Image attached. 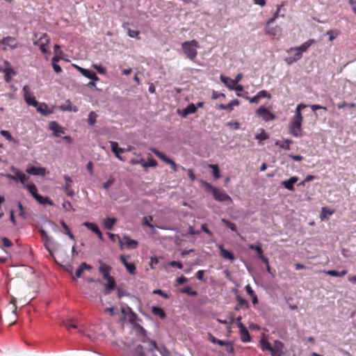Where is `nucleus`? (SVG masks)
<instances>
[{"instance_id": "obj_21", "label": "nucleus", "mask_w": 356, "mask_h": 356, "mask_svg": "<svg viewBox=\"0 0 356 356\" xmlns=\"http://www.w3.org/2000/svg\"><path fill=\"white\" fill-rule=\"evenodd\" d=\"M10 170L15 175H16V181H19L24 184V186L26 185L25 182L28 180L29 177L14 166H12Z\"/></svg>"}, {"instance_id": "obj_22", "label": "nucleus", "mask_w": 356, "mask_h": 356, "mask_svg": "<svg viewBox=\"0 0 356 356\" xmlns=\"http://www.w3.org/2000/svg\"><path fill=\"white\" fill-rule=\"evenodd\" d=\"M265 32L266 34L271 35L273 36H277L279 38L282 35V29L279 26H275L271 27V26H270V25L268 26L266 24V29H265Z\"/></svg>"}, {"instance_id": "obj_61", "label": "nucleus", "mask_w": 356, "mask_h": 356, "mask_svg": "<svg viewBox=\"0 0 356 356\" xmlns=\"http://www.w3.org/2000/svg\"><path fill=\"white\" fill-rule=\"evenodd\" d=\"M220 97H225V94L222 93V92H216V91L213 92L212 97H211V98L213 99H218Z\"/></svg>"}, {"instance_id": "obj_12", "label": "nucleus", "mask_w": 356, "mask_h": 356, "mask_svg": "<svg viewBox=\"0 0 356 356\" xmlns=\"http://www.w3.org/2000/svg\"><path fill=\"white\" fill-rule=\"evenodd\" d=\"M64 179L65 184L64 186V191L67 196L73 197L74 195V191L72 189V179L68 175H64Z\"/></svg>"}, {"instance_id": "obj_53", "label": "nucleus", "mask_w": 356, "mask_h": 356, "mask_svg": "<svg viewBox=\"0 0 356 356\" xmlns=\"http://www.w3.org/2000/svg\"><path fill=\"white\" fill-rule=\"evenodd\" d=\"M257 95L260 99L261 98H268V99H270L271 98V95L266 91V90H261L259 91L258 93H257Z\"/></svg>"}, {"instance_id": "obj_5", "label": "nucleus", "mask_w": 356, "mask_h": 356, "mask_svg": "<svg viewBox=\"0 0 356 356\" xmlns=\"http://www.w3.org/2000/svg\"><path fill=\"white\" fill-rule=\"evenodd\" d=\"M151 150L159 159H160L161 161H163L165 163L170 165L171 168L174 172L177 171V165L175 163V162L173 160L168 158L167 156L165 155V154L159 151L156 148H152Z\"/></svg>"}, {"instance_id": "obj_25", "label": "nucleus", "mask_w": 356, "mask_h": 356, "mask_svg": "<svg viewBox=\"0 0 356 356\" xmlns=\"http://www.w3.org/2000/svg\"><path fill=\"white\" fill-rule=\"evenodd\" d=\"M91 269H92V266H91L87 264L85 262L81 263V265L77 268V270H76L75 276H73V277H72L73 280H75L76 278L80 277L82 275V273H83L84 270H90Z\"/></svg>"}, {"instance_id": "obj_31", "label": "nucleus", "mask_w": 356, "mask_h": 356, "mask_svg": "<svg viewBox=\"0 0 356 356\" xmlns=\"http://www.w3.org/2000/svg\"><path fill=\"white\" fill-rule=\"evenodd\" d=\"M325 274L333 277H343L347 274V270H343L341 272H338L334 270H324Z\"/></svg>"}, {"instance_id": "obj_59", "label": "nucleus", "mask_w": 356, "mask_h": 356, "mask_svg": "<svg viewBox=\"0 0 356 356\" xmlns=\"http://www.w3.org/2000/svg\"><path fill=\"white\" fill-rule=\"evenodd\" d=\"M2 242L3 245L6 248H9L13 245V243L11 242V241L6 237L2 238Z\"/></svg>"}, {"instance_id": "obj_50", "label": "nucleus", "mask_w": 356, "mask_h": 356, "mask_svg": "<svg viewBox=\"0 0 356 356\" xmlns=\"http://www.w3.org/2000/svg\"><path fill=\"white\" fill-rule=\"evenodd\" d=\"M255 138L259 140H265L268 138V136L263 129L260 134H258L255 136Z\"/></svg>"}, {"instance_id": "obj_3", "label": "nucleus", "mask_w": 356, "mask_h": 356, "mask_svg": "<svg viewBox=\"0 0 356 356\" xmlns=\"http://www.w3.org/2000/svg\"><path fill=\"white\" fill-rule=\"evenodd\" d=\"M181 48L186 56L191 60H194L197 55V49L199 48V43L195 40L186 41L181 44Z\"/></svg>"}, {"instance_id": "obj_10", "label": "nucleus", "mask_w": 356, "mask_h": 356, "mask_svg": "<svg viewBox=\"0 0 356 356\" xmlns=\"http://www.w3.org/2000/svg\"><path fill=\"white\" fill-rule=\"evenodd\" d=\"M238 328H239L241 340L244 343L250 341L251 337H250V333H249L247 327L241 322H239V323H238Z\"/></svg>"}, {"instance_id": "obj_20", "label": "nucleus", "mask_w": 356, "mask_h": 356, "mask_svg": "<svg viewBox=\"0 0 356 356\" xmlns=\"http://www.w3.org/2000/svg\"><path fill=\"white\" fill-rule=\"evenodd\" d=\"M298 181V177L294 176V177H291L290 179H289L287 180L282 181L281 184L287 190L293 191L295 190L293 185Z\"/></svg>"}, {"instance_id": "obj_49", "label": "nucleus", "mask_w": 356, "mask_h": 356, "mask_svg": "<svg viewBox=\"0 0 356 356\" xmlns=\"http://www.w3.org/2000/svg\"><path fill=\"white\" fill-rule=\"evenodd\" d=\"M125 268L130 274H136V267L134 263H129V264L126 265Z\"/></svg>"}, {"instance_id": "obj_47", "label": "nucleus", "mask_w": 356, "mask_h": 356, "mask_svg": "<svg viewBox=\"0 0 356 356\" xmlns=\"http://www.w3.org/2000/svg\"><path fill=\"white\" fill-rule=\"evenodd\" d=\"M130 162L133 165L141 164L142 166L144 168H147V163L145 162L143 159H131Z\"/></svg>"}, {"instance_id": "obj_33", "label": "nucleus", "mask_w": 356, "mask_h": 356, "mask_svg": "<svg viewBox=\"0 0 356 356\" xmlns=\"http://www.w3.org/2000/svg\"><path fill=\"white\" fill-rule=\"evenodd\" d=\"M3 73L5 74L4 80L6 83H9L11 80L12 75L15 74V71L11 67H6L3 70Z\"/></svg>"}, {"instance_id": "obj_11", "label": "nucleus", "mask_w": 356, "mask_h": 356, "mask_svg": "<svg viewBox=\"0 0 356 356\" xmlns=\"http://www.w3.org/2000/svg\"><path fill=\"white\" fill-rule=\"evenodd\" d=\"M248 248L250 250H254L257 252V256L265 264H268V258L263 254V250L260 243L257 245L250 244Z\"/></svg>"}, {"instance_id": "obj_34", "label": "nucleus", "mask_w": 356, "mask_h": 356, "mask_svg": "<svg viewBox=\"0 0 356 356\" xmlns=\"http://www.w3.org/2000/svg\"><path fill=\"white\" fill-rule=\"evenodd\" d=\"M152 312L154 315L159 316L161 318H164L166 316L164 310L159 307H152Z\"/></svg>"}, {"instance_id": "obj_24", "label": "nucleus", "mask_w": 356, "mask_h": 356, "mask_svg": "<svg viewBox=\"0 0 356 356\" xmlns=\"http://www.w3.org/2000/svg\"><path fill=\"white\" fill-rule=\"evenodd\" d=\"M218 249L220 250V254L222 257H223L225 259H228L231 261H234L235 257L234 254L232 252H229L227 250L225 249L222 245H220L218 246Z\"/></svg>"}, {"instance_id": "obj_26", "label": "nucleus", "mask_w": 356, "mask_h": 356, "mask_svg": "<svg viewBox=\"0 0 356 356\" xmlns=\"http://www.w3.org/2000/svg\"><path fill=\"white\" fill-rule=\"evenodd\" d=\"M1 43L9 46L11 49H16L18 47L15 38L11 36L3 38L1 40Z\"/></svg>"}, {"instance_id": "obj_62", "label": "nucleus", "mask_w": 356, "mask_h": 356, "mask_svg": "<svg viewBox=\"0 0 356 356\" xmlns=\"http://www.w3.org/2000/svg\"><path fill=\"white\" fill-rule=\"evenodd\" d=\"M92 67L95 68L99 74H104L106 72L105 69L100 65L95 64L92 65Z\"/></svg>"}, {"instance_id": "obj_52", "label": "nucleus", "mask_w": 356, "mask_h": 356, "mask_svg": "<svg viewBox=\"0 0 356 356\" xmlns=\"http://www.w3.org/2000/svg\"><path fill=\"white\" fill-rule=\"evenodd\" d=\"M237 300L238 302V305L240 307H243L244 306L245 307V309H248L249 305H248V301L245 299L241 298V296H238L237 297Z\"/></svg>"}, {"instance_id": "obj_63", "label": "nucleus", "mask_w": 356, "mask_h": 356, "mask_svg": "<svg viewBox=\"0 0 356 356\" xmlns=\"http://www.w3.org/2000/svg\"><path fill=\"white\" fill-rule=\"evenodd\" d=\"M131 311V309L129 306H123L121 308L122 313L126 316L129 315V312Z\"/></svg>"}, {"instance_id": "obj_28", "label": "nucleus", "mask_w": 356, "mask_h": 356, "mask_svg": "<svg viewBox=\"0 0 356 356\" xmlns=\"http://www.w3.org/2000/svg\"><path fill=\"white\" fill-rule=\"evenodd\" d=\"M239 105V101L238 99H234L227 104H221L218 106V108L220 110H228L232 111L234 106Z\"/></svg>"}, {"instance_id": "obj_60", "label": "nucleus", "mask_w": 356, "mask_h": 356, "mask_svg": "<svg viewBox=\"0 0 356 356\" xmlns=\"http://www.w3.org/2000/svg\"><path fill=\"white\" fill-rule=\"evenodd\" d=\"M170 266L172 267H177L179 269L183 268V264L179 261H172L170 262Z\"/></svg>"}, {"instance_id": "obj_16", "label": "nucleus", "mask_w": 356, "mask_h": 356, "mask_svg": "<svg viewBox=\"0 0 356 356\" xmlns=\"http://www.w3.org/2000/svg\"><path fill=\"white\" fill-rule=\"evenodd\" d=\"M39 232L41 236L42 241L44 243L46 249L51 254H52V252L49 247L50 244L52 243L51 238L47 234V232L43 229H40L39 230Z\"/></svg>"}, {"instance_id": "obj_2", "label": "nucleus", "mask_w": 356, "mask_h": 356, "mask_svg": "<svg viewBox=\"0 0 356 356\" xmlns=\"http://www.w3.org/2000/svg\"><path fill=\"white\" fill-rule=\"evenodd\" d=\"M202 186L204 188V190L208 193H211L213 198L218 202H232L231 197L227 195L224 191L220 190L214 186H213L211 184L205 181H201Z\"/></svg>"}, {"instance_id": "obj_27", "label": "nucleus", "mask_w": 356, "mask_h": 356, "mask_svg": "<svg viewBox=\"0 0 356 356\" xmlns=\"http://www.w3.org/2000/svg\"><path fill=\"white\" fill-rule=\"evenodd\" d=\"M106 280L107 281V284H106L105 287V294H109L113 290L115 289L116 283L113 277H111Z\"/></svg>"}, {"instance_id": "obj_9", "label": "nucleus", "mask_w": 356, "mask_h": 356, "mask_svg": "<svg viewBox=\"0 0 356 356\" xmlns=\"http://www.w3.org/2000/svg\"><path fill=\"white\" fill-rule=\"evenodd\" d=\"M49 42V38L47 34H43L40 38L38 41L34 42L35 44H38L40 47V49L42 54L48 53L47 46Z\"/></svg>"}, {"instance_id": "obj_57", "label": "nucleus", "mask_w": 356, "mask_h": 356, "mask_svg": "<svg viewBox=\"0 0 356 356\" xmlns=\"http://www.w3.org/2000/svg\"><path fill=\"white\" fill-rule=\"evenodd\" d=\"M139 34H140V32L138 31L131 30V29H129V31H128V35L131 38H138Z\"/></svg>"}, {"instance_id": "obj_41", "label": "nucleus", "mask_w": 356, "mask_h": 356, "mask_svg": "<svg viewBox=\"0 0 356 356\" xmlns=\"http://www.w3.org/2000/svg\"><path fill=\"white\" fill-rule=\"evenodd\" d=\"M108 238L112 241L115 242L116 240H118L120 248L123 249V241L122 240V238L119 235L115 234H112V233H108Z\"/></svg>"}, {"instance_id": "obj_42", "label": "nucleus", "mask_w": 356, "mask_h": 356, "mask_svg": "<svg viewBox=\"0 0 356 356\" xmlns=\"http://www.w3.org/2000/svg\"><path fill=\"white\" fill-rule=\"evenodd\" d=\"M83 225L95 234L99 230L98 226L93 222H85Z\"/></svg>"}, {"instance_id": "obj_23", "label": "nucleus", "mask_w": 356, "mask_h": 356, "mask_svg": "<svg viewBox=\"0 0 356 356\" xmlns=\"http://www.w3.org/2000/svg\"><path fill=\"white\" fill-rule=\"evenodd\" d=\"M49 129L53 131L54 136L58 137L60 134L65 133L64 129L56 122H51L49 124Z\"/></svg>"}, {"instance_id": "obj_14", "label": "nucleus", "mask_w": 356, "mask_h": 356, "mask_svg": "<svg viewBox=\"0 0 356 356\" xmlns=\"http://www.w3.org/2000/svg\"><path fill=\"white\" fill-rule=\"evenodd\" d=\"M220 81L229 89V90H234L238 92H241L243 90V87L242 85H238L233 86V84H228V81H229L230 78L225 76L222 74L220 76Z\"/></svg>"}, {"instance_id": "obj_17", "label": "nucleus", "mask_w": 356, "mask_h": 356, "mask_svg": "<svg viewBox=\"0 0 356 356\" xmlns=\"http://www.w3.org/2000/svg\"><path fill=\"white\" fill-rule=\"evenodd\" d=\"M316 42V40L314 39H309L305 42L302 43L300 46L297 47L291 48L290 51H300L302 54V52L307 51V50L313 44Z\"/></svg>"}, {"instance_id": "obj_48", "label": "nucleus", "mask_w": 356, "mask_h": 356, "mask_svg": "<svg viewBox=\"0 0 356 356\" xmlns=\"http://www.w3.org/2000/svg\"><path fill=\"white\" fill-rule=\"evenodd\" d=\"M97 115L95 112L92 111L88 115V122L89 124L94 125L96 122Z\"/></svg>"}, {"instance_id": "obj_29", "label": "nucleus", "mask_w": 356, "mask_h": 356, "mask_svg": "<svg viewBox=\"0 0 356 356\" xmlns=\"http://www.w3.org/2000/svg\"><path fill=\"white\" fill-rule=\"evenodd\" d=\"M37 111L43 115H47L51 113V111L48 110V106L45 103H38V105L35 106Z\"/></svg>"}, {"instance_id": "obj_64", "label": "nucleus", "mask_w": 356, "mask_h": 356, "mask_svg": "<svg viewBox=\"0 0 356 356\" xmlns=\"http://www.w3.org/2000/svg\"><path fill=\"white\" fill-rule=\"evenodd\" d=\"M63 207L64 208V209L65 211H70L72 208V204H71L70 202L65 201L63 203Z\"/></svg>"}, {"instance_id": "obj_15", "label": "nucleus", "mask_w": 356, "mask_h": 356, "mask_svg": "<svg viewBox=\"0 0 356 356\" xmlns=\"http://www.w3.org/2000/svg\"><path fill=\"white\" fill-rule=\"evenodd\" d=\"M99 263L100 264L99 270V273L103 275V277L104 280L110 278L111 276L110 275L111 271V267L104 263H103L102 261H99Z\"/></svg>"}, {"instance_id": "obj_51", "label": "nucleus", "mask_w": 356, "mask_h": 356, "mask_svg": "<svg viewBox=\"0 0 356 356\" xmlns=\"http://www.w3.org/2000/svg\"><path fill=\"white\" fill-rule=\"evenodd\" d=\"M129 321L131 324H134L137 320V315L135 312H134L132 310L129 312V315L127 316Z\"/></svg>"}, {"instance_id": "obj_30", "label": "nucleus", "mask_w": 356, "mask_h": 356, "mask_svg": "<svg viewBox=\"0 0 356 356\" xmlns=\"http://www.w3.org/2000/svg\"><path fill=\"white\" fill-rule=\"evenodd\" d=\"M302 55L300 51H296L293 56H289L285 58V61L288 65H291L292 63L299 60L302 58Z\"/></svg>"}, {"instance_id": "obj_38", "label": "nucleus", "mask_w": 356, "mask_h": 356, "mask_svg": "<svg viewBox=\"0 0 356 356\" xmlns=\"http://www.w3.org/2000/svg\"><path fill=\"white\" fill-rule=\"evenodd\" d=\"M83 76L86 78H88V79L92 80L93 81H98L99 80V79L97 76L96 73L92 71H90L89 70H86Z\"/></svg>"}, {"instance_id": "obj_18", "label": "nucleus", "mask_w": 356, "mask_h": 356, "mask_svg": "<svg viewBox=\"0 0 356 356\" xmlns=\"http://www.w3.org/2000/svg\"><path fill=\"white\" fill-rule=\"evenodd\" d=\"M110 143L111 150L115 154V156L120 161H124L120 154L125 152L126 149L124 148L119 147L118 143L117 142L111 141Z\"/></svg>"}, {"instance_id": "obj_43", "label": "nucleus", "mask_w": 356, "mask_h": 356, "mask_svg": "<svg viewBox=\"0 0 356 356\" xmlns=\"http://www.w3.org/2000/svg\"><path fill=\"white\" fill-rule=\"evenodd\" d=\"M260 344L261 349L264 350L270 351L271 350V348L273 347L270 343L268 342V340L265 339H261L260 340Z\"/></svg>"}, {"instance_id": "obj_37", "label": "nucleus", "mask_w": 356, "mask_h": 356, "mask_svg": "<svg viewBox=\"0 0 356 356\" xmlns=\"http://www.w3.org/2000/svg\"><path fill=\"white\" fill-rule=\"evenodd\" d=\"M292 143V140L286 139L283 142H276L275 145L280 146V148L285 149L287 150L290 149V145Z\"/></svg>"}, {"instance_id": "obj_13", "label": "nucleus", "mask_w": 356, "mask_h": 356, "mask_svg": "<svg viewBox=\"0 0 356 356\" xmlns=\"http://www.w3.org/2000/svg\"><path fill=\"white\" fill-rule=\"evenodd\" d=\"M26 172L30 175L45 176L47 175V170L42 167L31 166L26 168Z\"/></svg>"}, {"instance_id": "obj_32", "label": "nucleus", "mask_w": 356, "mask_h": 356, "mask_svg": "<svg viewBox=\"0 0 356 356\" xmlns=\"http://www.w3.org/2000/svg\"><path fill=\"white\" fill-rule=\"evenodd\" d=\"M116 222L117 219L115 218H106L104 220V226L106 229H111Z\"/></svg>"}, {"instance_id": "obj_56", "label": "nucleus", "mask_w": 356, "mask_h": 356, "mask_svg": "<svg viewBox=\"0 0 356 356\" xmlns=\"http://www.w3.org/2000/svg\"><path fill=\"white\" fill-rule=\"evenodd\" d=\"M114 179L113 177H110L105 183L103 184V187L105 189H108L114 183Z\"/></svg>"}, {"instance_id": "obj_54", "label": "nucleus", "mask_w": 356, "mask_h": 356, "mask_svg": "<svg viewBox=\"0 0 356 356\" xmlns=\"http://www.w3.org/2000/svg\"><path fill=\"white\" fill-rule=\"evenodd\" d=\"M242 78L243 74L241 73H239L236 76L234 79H230L229 81L231 82V84H233V86H236L242 79Z\"/></svg>"}, {"instance_id": "obj_36", "label": "nucleus", "mask_w": 356, "mask_h": 356, "mask_svg": "<svg viewBox=\"0 0 356 356\" xmlns=\"http://www.w3.org/2000/svg\"><path fill=\"white\" fill-rule=\"evenodd\" d=\"M282 6H283L282 4L280 5V6H277L276 12L273 14V17L271 18H270L266 22V24H267L268 26H269L271 24H273L278 18V17L280 16V13L281 8Z\"/></svg>"}, {"instance_id": "obj_40", "label": "nucleus", "mask_w": 356, "mask_h": 356, "mask_svg": "<svg viewBox=\"0 0 356 356\" xmlns=\"http://www.w3.org/2000/svg\"><path fill=\"white\" fill-rule=\"evenodd\" d=\"M209 168L213 170V176L216 179H218L220 177V170L218 165L210 164Z\"/></svg>"}, {"instance_id": "obj_7", "label": "nucleus", "mask_w": 356, "mask_h": 356, "mask_svg": "<svg viewBox=\"0 0 356 356\" xmlns=\"http://www.w3.org/2000/svg\"><path fill=\"white\" fill-rule=\"evenodd\" d=\"M24 97L27 104L33 106H37L38 102L35 99V97L32 95L31 89L29 86H24L23 88Z\"/></svg>"}, {"instance_id": "obj_39", "label": "nucleus", "mask_w": 356, "mask_h": 356, "mask_svg": "<svg viewBox=\"0 0 356 356\" xmlns=\"http://www.w3.org/2000/svg\"><path fill=\"white\" fill-rule=\"evenodd\" d=\"M334 213V210L328 209L326 207H322L320 218L321 220H323L325 218H326L327 216H332Z\"/></svg>"}, {"instance_id": "obj_6", "label": "nucleus", "mask_w": 356, "mask_h": 356, "mask_svg": "<svg viewBox=\"0 0 356 356\" xmlns=\"http://www.w3.org/2000/svg\"><path fill=\"white\" fill-rule=\"evenodd\" d=\"M256 113L265 122L272 121L275 119V115L264 106L257 108Z\"/></svg>"}, {"instance_id": "obj_55", "label": "nucleus", "mask_w": 356, "mask_h": 356, "mask_svg": "<svg viewBox=\"0 0 356 356\" xmlns=\"http://www.w3.org/2000/svg\"><path fill=\"white\" fill-rule=\"evenodd\" d=\"M339 32L338 31H329L327 34L329 35L330 41H333L336 37L339 35Z\"/></svg>"}, {"instance_id": "obj_4", "label": "nucleus", "mask_w": 356, "mask_h": 356, "mask_svg": "<svg viewBox=\"0 0 356 356\" xmlns=\"http://www.w3.org/2000/svg\"><path fill=\"white\" fill-rule=\"evenodd\" d=\"M32 196L41 204H50L52 205L53 202L47 197H44L38 193V188L34 184L24 185Z\"/></svg>"}, {"instance_id": "obj_35", "label": "nucleus", "mask_w": 356, "mask_h": 356, "mask_svg": "<svg viewBox=\"0 0 356 356\" xmlns=\"http://www.w3.org/2000/svg\"><path fill=\"white\" fill-rule=\"evenodd\" d=\"M197 107L193 104H191L187 106L184 110V116H187L189 114H193L196 113Z\"/></svg>"}, {"instance_id": "obj_8", "label": "nucleus", "mask_w": 356, "mask_h": 356, "mask_svg": "<svg viewBox=\"0 0 356 356\" xmlns=\"http://www.w3.org/2000/svg\"><path fill=\"white\" fill-rule=\"evenodd\" d=\"M284 344L283 342L279 340H275L274 344L271 348L270 355L271 356H283L284 355Z\"/></svg>"}, {"instance_id": "obj_19", "label": "nucleus", "mask_w": 356, "mask_h": 356, "mask_svg": "<svg viewBox=\"0 0 356 356\" xmlns=\"http://www.w3.org/2000/svg\"><path fill=\"white\" fill-rule=\"evenodd\" d=\"M122 240L123 241V245H125L126 248L128 249H136L138 245L137 241L131 239L127 235H124Z\"/></svg>"}, {"instance_id": "obj_1", "label": "nucleus", "mask_w": 356, "mask_h": 356, "mask_svg": "<svg viewBox=\"0 0 356 356\" xmlns=\"http://www.w3.org/2000/svg\"><path fill=\"white\" fill-rule=\"evenodd\" d=\"M307 107L304 104H300L297 106L295 115L293 117L291 123L289 125L290 134L295 137L302 136V122L303 118L301 114V110Z\"/></svg>"}, {"instance_id": "obj_46", "label": "nucleus", "mask_w": 356, "mask_h": 356, "mask_svg": "<svg viewBox=\"0 0 356 356\" xmlns=\"http://www.w3.org/2000/svg\"><path fill=\"white\" fill-rule=\"evenodd\" d=\"M210 341L213 343H215V344H218L220 346H224L225 345L227 344V341H222V340H220V339H217L216 337H215L213 335H211L210 336Z\"/></svg>"}, {"instance_id": "obj_58", "label": "nucleus", "mask_w": 356, "mask_h": 356, "mask_svg": "<svg viewBox=\"0 0 356 356\" xmlns=\"http://www.w3.org/2000/svg\"><path fill=\"white\" fill-rule=\"evenodd\" d=\"M153 293L154 294H157V295H159L161 296H162L163 298H169V296L165 293V292H163L162 290L161 289H155L154 291H153Z\"/></svg>"}, {"instance_id": "obj_45", "label": "nucleus", "mask_w": 356, "mask_h": 356, "mask_svg": "<svg viewBox=\"0 0 356 356\" xmlns=\"http://www.w3.org/2000/svg\"><path fill=\"white\" fill-rule=\"evenodd\" d=\"M180 291L182 293H186V294H188L191 296H195L197 295V291H193L191 287H190V286L184 287V288L181 289Z\"/></svg>"}, {"instance_id": "obj_44", "label": "nucleus", "mask_w": 356, "mask_h": 356, "mask_svg": "<svg viewBox=\"0 0 356 356\" xmlns=\"http://www.w3.org/2000/svg\"><path fill=\"white\" fill-rule=\"evenodd\" d=\"M222 222L228 228H229L233 232H237L236 226L234 223L226 220L225 218H222Z\"/></svg>"}]
</instances>
